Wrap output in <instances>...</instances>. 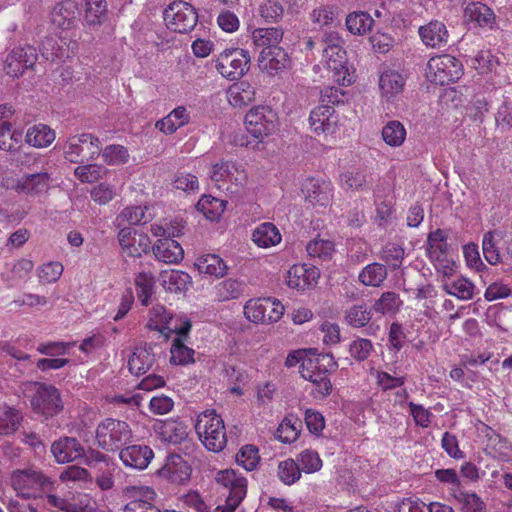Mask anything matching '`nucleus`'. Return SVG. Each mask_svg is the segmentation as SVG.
Here are the masks:
<instances>
[{"label":"nucleus","mask_w":512,"mask_h":512,"mask_svg":"<svg viewBox=\"0 0 512 512\" xmlns=\"http://www.w3.org/2000/svg\"><path fill=\"white\" fill-rule=\"evenodd\" d=\"M284 7L279 0H267L259 6V15L266 22L275 23L281 20Z\"/></svg>","instance_id":"e2e57ef3"},{"label":"nucleus","mask_w":512,"mask_h":512,"mask_svg":"<svg viewBox=\"0 0 512 512\" xmlns=\"http://www.w3.org/2000/svg\"><path fill=\"white\" fill-rule=\"evenodd\" d=\"M106 0H85L84 20L88 26H100L107 20Z\"/></svg>","instance_id":"f704fd0d"},{"label":"nucleus","mask_w":512,"mask_h":512,"mask_svg":"<svg viewBox=\"0 0 512 512\" xmlns=\"http://www.w3.org/2000/svg\"><path fill=\"white\" fill-rule=\"evenodd\" d=\"M51 453L57 463H69L82 458L84 447L74 437H61L51 445Z\"/></svg>","instance_id":"4468645a"},{"label":"nucleus","mask_w":512,"mask_h":512,"mask_svg":"<svg viewBox=\"0 0 512 512\" xmlns=\"http://www.w3.org/2000/svg\"><path fill=\"white\" fill-rule=\"evenodd\" d=\"M443 290L452 296L461 300H470L474 295V284L466 278L459 277L453 281L446 282L442 286Z\"/></svg>","instance_id":"a19ab883"},{"label":"nucleus","mask_w":512,"mask_h":512,"mask_svg":"<svg viewBox=\"0 0 512 512\" xmlns=\"http://www.w3.org/2000/svg\"><path fill=\"white\" fill-rule=\"evenodd\" d=\"M245 288L246 284L243 281L228 278L215 285L214 295L220 302L229 301L243 295Z\"/></svg>","instance_id":"2f4dec72"},{"label":"nucleus","mask_w":512,"mask_h":512,"mask_svg":"<svg viewBox=\"0 0 512 512\" xmlns=\"http://www.w3.org/2000/svg\"><path fill=\"white\" fill-rule=\"evenodd\" d=\"M486 437L487 445L485 450L489 456L503 462L512 461V445L506 438L490 427L486 429Z\"/></svg>","instance_id":"aec40b11"},{"label":"nucleus","mask_w":512,"mask_h":512,"mask_svg":"<svg viewBox=\"0 0 512 512\" xmlns=\"http://www.w3.org/2000/svg\"><path fill=\"white\" fill-rule=\"evenodd\" d=\"M252 240L258 247L268 248L280 243L281 234L273 223L265 222L254 229Z\"/></svg>","instance_id":"cd10ccee"},{"label":"nucleus","mask_w":512,"mask_h":512,"mask_svg":"<svg viewBox=\"0 0 512 512\" xmlns=\"http://www.w3.org/2000/svg\"><path fill=\"white\" fill-rule=\"evenodd\" d=\"M96 442L107 452L118 451L132 438V430L125 421L106 418L96 428Z\"/></svg>","instance_id":"7ed1b4c3"},{"label":"nucleus","mask_w":512,"mask_h":512,"mask_svg":"<svg viewBox=\"0 0 512 512\" xmlns=\"http://www.w3.org/2000/svg\"><path fill=\"white\" fill-rule=\"evenodd\" d=\"M78 7L74 1L67 0L58 3L51 12V21L62 29H69L78 20Z\"/></svg>","instance_id":"5701e85b"},{"label":"nucleus","mask_w":512,"mask_h":512,"mask_svg":"<svg viewBox=\"0 0 512 512\" xmlns=\"http://www.w3.org/2000/svg\"><path fill=\"white\" fill-rule=\"evenodd\" d=\"M171 233H168V237L158 239L153 245L152 250L155 257L164 263L175 264L180 262L184 257V251L181 245L172 237H179L183 234L184 227H172Z\"/></svg>","instance_id":"9b49d317"},{"label":"nucleus","mask_w":512,"mask_h":512,"mask_svg":"<svg viewBox=\"0 0 512 512\" xmlns=\"http://www.w3.org/2000/svg\"><path fill=\"white\" fill-rule=\"evenodd\" d=\"M303 378L310 381L315 385V397L325 398L330 395L332 391V383L325 373L312 372L309 376L303 372Z\"/></svg>","instance_id":"0e129e2a"},{"label":"nucleus","mask_w":512,"mask_h":512,"mask_svg":"<svg viewBox=\"0 0 512 512\" xmlns=\"http://www.w3.org/2000/svg\"><path fill=\"white\" fill-rule=\"evenodd\" d=\"M269 298L250 299L244 305L245 317L253 323H265Z\"/></svg>","instance_id":"49530a36"},{"label":"nucleus","mask_w":512,"mask_h":512,"mask_svg":"<svg viewBox=\"0 0 512 512\" xmlns=\"http://www.w3.org/2000/svg\"><path fill=\"white\" fill-rule=\"evenodd\" d=\"M456 499L463 504L467 512H486V504L474 492L460 491Z\"/></svg>","instance_id":"774afa93"},{"label":"nucleus","mask_w":512,"mask_h":512,"mask_svg":"<svg viewBox=\"0 0 512 512\" xmlns=\"http://www.w3.org/2000/svg\"><path fill=\"white\" fill-rule=\"evenodd\" d=\"M25 140L33 147L44 148L55 140V132L45 124H36L27 130Z\"/></svg>","instance_id":"72a5a7b5"},{"label":"nucleus","mask_w":512,"mask_h":512,"mask_svg":"<svg viewBox=\"0 0 512 512\" xmlns=\"http://www.w3.org/2000/svg\"><path fill=\"white\" fill-rule=\"evenodd\" d=\"M50 180V175L47 172L26 174L18 179L11 189L18 193L36 195L49 188Z\"/></svg>","instance_id":"6ab92c4d"},{"label":"nucleus","mask_w":512,"mask_h":512,"mask_svg":"<svg viewBox=\"0 0 512 512\" xmlns=\"http://www.w3.org/2000/svg\"><path fill=\"white\" fill-rule=\"evenodd\" d=\"M341 187L348 190H363L367 186V173L364 169L353 168L340 175Z\"/></svg>","instance_id":"37998d69"},{"label":"nucleus","mask_w":512,"mask_h":512,"mask_svg":"<svg viewBox=\"0 0 512 512\" xmlns=\"http://www.w3.org/2000/svg\"><path fill=\"white\" fill-rule=\"evenodd\" d=\"M316 271L314 269H306L304 265L293 266L289 269L287 275V284L289 287L304 290L310 285V277L315 279Z\"/></svg>","instance_id":"79ce46f5"},{"label":"nucleus","mask_w":512,"mask_h":512,"mask_svg":"<svg viewBox=\"0 0 512 512\" xmlns=\"http://www.w3.org/2000/svg\"><path fill=\"white\" fill-rule=\"evenodd\" d=\"M296 462L301 471L307 474L314 473L322 467V460L320 459L319 454L310 449H306L299 453L296 458Z\"/></svg>","instance_id":"052dcab7"},{"label":"nucleus","mask_w":512,"mask_h":512,"mask_svg":"<svg viewBox=\"0 0 512 512\" xmlns=\"http://www.w3.org/2000/svg\"><path fill=\"white\" fill-rule=\"evenodd\" d=\"M404 255V248L396 243H387L381 251V259L391 270L401 267Z\"/></svg>","instance_id":"864d4df0"},{"label":"nucleus","mask_w":512,"mask_h":512,"mask_svg":"<svg viewBox=\"0 0 512 512\" xmlns=\"http://www.w3.org/2000/svg\"><path fill=\"white\" fill-rule=\"evenodd\" d=\"M448 234L445 230L436 229L428 234L427 251L431 259L439 260L448 251Z\"/></svg>","instance_id":"58836bf2"},{"label":"nucleus","mask_w":512,"mask_h":512,"mask_svg":"<svg viewBox=\"0 0 512 512\" xmlns=\"http://www.w3.org/2000/svg\"><path fill=\"white\" fill-rule=\"evenodd\" d=\"M334 113L335 110L331 105L321 104L315 107L309 116L310 127L314 133L318 135L333 133L337 123Z\"/></svg>","instance_id":"dca6fc26"},{"label":"nucleus","mask_w":512,"mask_h":512,"mask_svg":"<svg viewBox=\"0 0 512 512\" xmlns=\"http://www.w3.org/2000/svg\"><path fill=\"white\" fill-rule=\"evenodd\" d=\"M331 187L330 183L323 182L321 185L311 180L307 185V198L313 204L325 206L330 200Z\"/></svg>","instance_id":"5fc2aeb1"},{"label":"nucleus","mask_w":512,"mask_h":512,"mask_svg":"<svg viewBox=\"0 0 512 512\" xmlns=\"http://www.w3.org/2000/svg\"><path fill=\"white\" fill-rule=\"evenodd\" d=\"M250 62L251 56L248 50L225 49L218 56L215 68L224 78L237 80L249 71Z\"/></svg>","instance_id":"0eeeda50"},{"label":"nucleus","mask_w":512,"mask_h":512,"mask_svg":"<svg viewBox=\"0 0 512 512\" xmlns=\"http://www.w3.org/2000/svg\"><path fill=\"white\" fill-rule=\"evenodd\" d=\"M405 82L406 80L401 73L386 70L380 75L379 87L382 95L389 100L403 91Z\"/></svg>","instance_id":"a878e982"},{"label":"nucleus","mask_w":512,"mask_h":512,"mask_svg":"<svg viewBox=\"0 0 512 512\" xmlns=\"http://www.w3.org/2000/svg\"><path fill=\"white\" fill-rule=\"evenodd\" d=\"M428 69L433 73L431 81L440 85H448L460 79L463 74L462 63L451 55H442L432 58L428 62Z\"/></svg>","instance_id":"1a4fd4ad"},{"label":"nucleus","mask_w":512,"mask_h":512,"mask_svg":"<svg viewBox=\"0 0 512 512\" xmlns=\"http://www.w3.org/2000/svg\"><path fill=\"white\" fill-rule=\"evenodd\" d=\"M135 285L139 301L142 305L147 306L154 292L155 277L150 272H141L135 278Z\"/></svg>","instance_id":"de8ad7c7"},{"label":"nucleus","mask_w":512,"mask_h":512,"mask_svg":"<svg viewBox=\"0 0 512 512\" xmlns=\"http://www.w3.org/2000/svg\"><path fill=\"white\" fill-rule=\"evenodd\" d=\"M170 353V362L172 364L187 365L194 362V350L187 347L181 338H174Z\"/></svg>","instance_id":"8fccbe9b"},{"label":"nucleus","mask_w":512,"mask_h":512,"mask_svg":"<svg viewBox=\"0 0 512 512\" xmlns=\"http://www.w3.org/2000/svg\"><path fill=\"white\" fill-rule=\"evenodd\" d=\"M387 276L388 271L386 265L373 262L362 268L358 275V280L367 287H380Z\"/></svg>","instance_id":"c85d7f7f"},{"label":"nucleus","mask_w":512,"mask_h":512,"mask_svg":"<svg viewBox=\"0 0 512 512\" xmlns=\"http://www.w3.org/2000/svg\"><path fill=\"white\" fill-rule=\"evenodd\" d=\"M347 29L355 35H364L374 24L372 16L366 11H354L346 17Z\"/></svg>","instance_id":"c9c22d12"},{"label":"nucleus","mask_w":512,"mask_h":512,"mask_svg":"<svg viewBox=\"0 0 512 512\" xmlns=\"http://www.w3.org/2000/svg\"><path fill=\"white\" fill-rule=\"evenodd\" d=\"M227 99L230 105L233 107H246L254 102L255 89L250 83L246 81L234 83L227 90Z\"/></svg>","instance_id":"393cba45"},{"label":"nucleus","mask_w":512,"mask_h":512,"mask_svg":"<svg viewBox=\"0 0 512 512\" xmlns=\"http://www.w3.org/2000/svg\"><path fill=\"white\" fill-rule=\"evenodd\" d=\"M101 153L104 162L108 165L125 164L129 159L128 150L122 145H108L101 151Z\"/></svg>","instance_id":"bf43d9fd"},{"label":"nucleus","mask_w":512,"mask_h":512,"mask_svg":"<svg viewBox=\"0 0 512 512\" xmlns=\"http://www.w3.org/2000/svg\"><path fill=\"white\" fill-rule=\"evenodd\" d=\"M406 134L404 125L397 120L387 122L382 128V139L391 147L401 146L406 139Z\"/></svg>","instance_id":"ea45409f"},{"label":"nucleus","mask_w":512,"mask_h":512,"mask_svg":"<svg viewBox=\"0 0 512 512\" xmlns=\"http://www.w3.org/2000/svg\"><path fill=\"white\" fill-rule=\"evenodd\" d=\"M300 428L301 421L297 417L289 415L279 425L276 436L283 443H292L298 438Z\"/></svg>","instance_id":"a18cd8bd"},{"label":"nucleus","mask_w":512,"mask_h":512,"mask_svg":"<svg viewBox=\"0 0 512 512\" xmlns=\"http://www.w3.org/2000/svg\"><path fill=\"white\" fill-rule=\"evenodd\" d=\"M163 18L168 29L177 33H188L196 26L198 13L190 3L177 0L165 8Z\"/></svg>","instance_id":"423d86ee"},{"label":"nucleus","mask_w":512,"mask_h":512,"mask_svg":"<svg viewBox=\"0 0 512 512\" xmlns=\"http://www.w3.org/2000/svg\"><path fill=\"white\" fill-rule=\"evenodd\" d=\"M278 477L286 485H292L301 477V469L296 460L287 459L278 465Z\"/></svg>","instance_id":"4d7b16f0"},{"label":"nucleus","mask_w":512,"mask_h":512,"mask_svg":"<svg viewBox=\"0 0 512 512\" xmlns=\"http://www.w3.org/2000/svg\"><path fill=\"white\" fill-rule=\"evenodd\" d=\"M38 58L36 48L30 45L14 48L6 57L4 69L12 77H19L29 68H33Z\"/></svg>","instance_id":"f8f14e48"},{"label":"nucleus","mask_w":512,"mask_h":512,"mask_svg":"<svg viewBox=\"0 0 512 512\" xmlns=\"http://www.w3.org/2000/svg\"><path fill=\"white\" fill-rule=\"evenodd\" d=\"M419 35L427 47L440 48L448 42V30L441 21L434 20L419 28Z\"/></svg>","instance_id":"412c9836"},{"label":"nucleus","mask_w":512,"mask_h":512,"mask_svg":"<svg viewBox=\"0 0 512 512\" xmlns=\"http://www.w3.org/2000/svg\"><path fill=\"white\" fill-rule=\"evenodd\" d=\"M226 202L211 195H203L196 204V208L205 218L213 221L218 219L225 210Z\"/></svg>","instance_id":"4c0bfd02"},{"label":"nucleus","mask_w":512,"mask_h":512,"mask_svg":"<svg viewBox=\"0 0 512 512\" xmlns=\"http://www.w3.org/2000/svg\"><path fill=\"white\" fill-rule=\"evenodd\" d=\"M94 504L88 494L79 493L68 499L66 512H96Z\"/></svg>","instance_id":"69168bd1"},{"label":"nucleus","mask_w":512,"mask_h":512,"mask_svg":"<svg viewBox=\"0 0 512 512\" xmlns=\"http://www.w3.org/2000/svg\"><path fill=\"white\" fill-rule=\"evenodd\" d=\"M277 113L269 106H257L250 109L245 116V126L247 133L255 139L257 144L271 135L277 126Z\"/></svg>","instance_id":"20e7f679"},{"label":"nucleus","mask_w":512,"mask_h":512,"mask_svg":"<svg viewBox=\"0 0 512 512\" xmlns=\"http://www.w3.org/2000/svg\"><path fill=\"white\" fill-rule=\"evenodd\" d=\"M154 430L162 441L173 445L181 444L188 437L187 425L175 419L158 421L154 425Z\"/></svg>","instance_id":"f3484780"},{"label":"nucleus","mask_w":512,"mask_h":512,"mask_svg":"<svg viewBox=\"0 0 512 512\" xmlns=\"http://www.w3.org/2000/svg\"><path fill=\"white\" fill-rule=\"evenodd\" d=\"M495 235H497V231H488L484 234L482 240V250L484 257L491 265H496L501 261V255L497 248Z\"/></svg>","instance_id":"680f3d73"},{"label":"nucleus","mask_w":512,"mask_h":512,"mask_svg":"<svg viewBox=\"0 0 512 512\" xmlns=\"http://www.w3.org/2000/svg\"><path fill=\"white\" fill-rule=\"evenodd\" d=\"M284 31L281 27L256 28L252 31L251 39L256 47L262 50H273L280 47Z\"/></svg>","instance_id":"b1692460"},{"label":"nucleus","mask_w":512,"mask_h":512,"mask_svg":"<svg viewBox=\"0 0 512 512\" xmlns=\"http://www.w3.org/2000/svg\"><path fill=\"white\" fill-rule=\"evenodd\" d=\"M195 267L201 274L215 277H223L227 273V265L216 254H205L197 258Z\"/></svg>","instance_id":"c756f323"},{"label":"nucleus","mask_w":512,"mask_h":512,"mask_svg":"<svg viewBox=\"0 0 512 512\" xmlns=\"http://www.w3.org/2000/svg\"><path fill=\"white\" fill-rule=\"evenodd\" d=\"M289 63V56L282 47L273 48V50H261L258 57L259 68L270 75H275L287 68Z\"/></svg>","instance_id":"a211bd4d"},{"label":"nucleus","mask_w":512,"mask_h":512,"mask_svg":"<svg viewBox=\"0 0 512 512\" xmlns=\"http://www.w3.org/2000/svg\"><path fill=\"white\" fill-rule=\"evenodd\" d=\"M21 414L11 407L0 410V435H11L20 426Z\"/></svg>","instance_id":"3c124183"},{"label":"nucleus","mask_w":512,"mask_h":512,"mask_svg":"<svg viewBox=\"0 0 512 512\" xmlns=\"http://www.w3.org/2000/svg\"><path fill=\"white\" fill-rule=\"evenodd\" d=\"M155 355L152 347L140 345L135 348L128 359V369L134 375L145 374L154 364Z\"/></svg>","instance_id":"4be33fe9"},{"label":"nucleus","mask_w":512,"mask_h":512,"mask_svg":"<svg viewBox=\"0 0 512 512\" xmlns=\"http://www.w3.org/2000/svg\"><path fill=\"white\" fill-rule=\"evenodd\" d=\"M190 116L185 107L173 109L167 116L157 121L155 127L166 135L174 133L178 128L186 125Z\"/></svg>","instance_id":"bb28decb"},{"label":"nucleus","mask_w":512,"mask_h":512,"mask_svg":"<svg viewBox=\"0 0 512 512\" xmlns=\"http://www.w3.org/2000/svg\"><path fill=\"white\" fill-rule=\"evenodd\" d=\"M237 172V165L232 161H221L212 167L210 177L214 182L232 180Z\"/></svg>","instance_id":"338daca9"},{"label":"nucleus","mask_w":512,"mask_h":512,"mask_svg":"<svg viewBox=\"0 0 512 512\" xmlns=\"http://www.w3.org/2000/svg\"><path fill=\"white\" fill-rule=\"evenodd\" d=\"M177 461L173 460L172 463L167 464L160 471L161 475L174 484H185L190 480L191 468L182 460L180 456H176Z\"/></svg>","instance_id":"473e14b6"},{"label":"nucleus","mask_w":512,"mask_h":512,"mask_svg":"<svg viewBox=\"0 0 512 512\" xmlns=\"http://www.w3.org/2000/svg\"><path fill=\"white\" fill-rule=\"evenodd\" d=\"M36 391L31 399V405L35 413L46 419L58 415L64 408L59 390L50 384L35 383Z\"/></svg>","instance_id":"6e6552de"},{"label":"nucleus","mask_w":512,"mask_h":512,"mask_svg":"<svg viewBox=\"0 0 512 512\" xmlns=\"http://www.w3.org/2000/svg\"><path fill=\"white\" fill-rule=\"evenodd\" d=\"M215 480L226 490L231 507L239 506L247 494V479L233 469H225L216 473Z\"/></svg>","instance_id":"9d476101"},{"label":"nucleus","mask_w":512,"mask_h":512,"mask_svg":"<svg viewBox=\"0 0 512 512\" xmlns=\"http://www.w3.org/2000/svg\"><path fill=\"white\" fill-rule=\"evenodd\" d=\"M122 463L135 470H144L154 457L153 450L147 445H130L119 453Z\"/></svg>","instance_id":"2eb2a0df"},{"label":"nucleus","mask_w":512,"mask_h":512,"mask_svg":"<svg viewBox=\"0 0 512 512\" xmlns=\"http://www.w3.org/2000/svg\"><path fill=\"white\" fill-rule=\"evenodd\" d=\"M306 250L311 257L329 260L335 251V245L329 239L316 238L307 244Z\"/></svg>","instance_id":"603ef678"},{"label":"nucleus","mask_w":512,"mask_h":512,"mask_svg":"<svg viewBox=\"0 0 512 512\" xmlns=\"http://www.w3.org/2000/svg\"><path fill=\"white\" fill-rule=\"evenodd\" d=\"M345 321L353 328H363L372 318V310L365 304H354L345 311Z\"/></svg>","instance_id":"e433bc0d"},{"label":"nucleus","mask_w":512,"mask_h":512,"mask_svg":"<svg viewBox=\"0 0 512 512\" xmlns=\"http://www.w3.org/2000/svg\"><path fill=\"white\" fill-rule=\"evenodd\" d=\"M402 303L403 302L397 293L393 291H386L383 292L380 298L375 301L373 310L382 315H394L399 311Z\"/></svg>","instance_id":"c03bdc74"},{"label":"nucleus","mask_w":512,"mask_h":512,"mask_svg":"<svg viewBox=\"0 0 512 512\" xmlns=\"http://www.w3.org/2000/svg\"><path fill=\"white\" fill-rule=\"evenodd\" d=\"M11 484L23 498L35 497L40 490H51L53 482L34 468L17 469L11 474Z\"/></svg>","instance_id":"39448f33"},{"label":"nucleus","mask_w":512,"mask_h":512,"mask_svg":"<svg viewBox=\"0 0 512 512\" xmlns=\"http://www.w3.org/2000/svg\"><path fill=\"white\" fill-rule=\"evenodd\" d=\"M258 448L254 445H245L236 454V462L247 471L256 468L260 461Z\"/></svg>","instance_id":"13d9d810"},{"label":"nucleus","mask_w":512,"mask_h":512,"mask_svg":"<svg viewBox=\"0 0 512 512\" xmlns=\"http://www.w3.org/2000/svg\"><path fill=\"white\" fill-rule=\"evenodd\" d=\"M62 150L66 160L81 164L97 159L102 151V143L94 134L82 133L69 137Z\"/></svg>","instance_id":"f03ea898"},{"label":"nucleus","mask_w":512,"mask_h":512,"mask_svg":"<svg viewBox=\"0 0 512 512\" xmlns=\"http://www.w3.org/2000/svg\"><path fill=\"white\" fill-rule=\"evenodd\" d=\"M164 284L169 291L179 293L188 290L192 280L188 273L181 270H172L164 276Z\"/></svg>","instance_id":"09e8293b"},{"label":"nucleus","mask_w":512,"mask_h":512,"mask_svg":"<svg viewBox=\"0 0 512 512\" xmlns=\"http://www.w3.org/2000/svg\"><path fill=\"white\" fill-rule=\"evenodd\" d=\"M464 17L480 27L491 26L494 21L493 11L481 2L469 3L464 9Z\"/></svg>","instance_id":"7c9ffc66"},{"label":"nucleus","mask_w":512,"mask_h":512,"mask_svg":"<svg viewBox=\"0 0 512 512\" xmlns=\"http://www.w3.org/2000/svg\"><path fill=\"white\" fill-rule=\"evenodd\" d=\"M195 430L208 450L220 452L225 448L227 437L224 421L215 410H206L200 413Z\"/></svg>","instance_id":"f257e3e1"},{"label":"nucleus","mask_w":512,"mask_h":512,"mask_svg":"<svg viewBox=\"0 0 512 512\" xmlns=\"http://www.w3.org/2000/svg\"><path fill=\"white\" fill-rule=\"evenodd\" d=\"M327 68L333 72L334 80L341 85H350L352 76L347 67L346 51L343 46L322 49Z\"/></svg>","instance_id":"ddd939ff"},{"label":"nucleus","mask_w":512,"mask_h":512,"mask_svg":"<svg viewBox=\"0 0 512 512\" xmlns=\"http://www.w3.org/2000/svg\"><path fill=\"white\" fill-rule=\"evenodd\" d=\"M106 172L105 167L88 163L75 168L74 175L82 183H94Z\"/></svg>","instance_id":"6e6d98bb"}]
</instances>
